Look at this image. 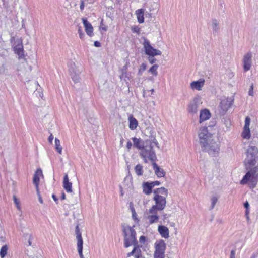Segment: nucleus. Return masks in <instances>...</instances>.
Segmentation results:
<instances>
[{"label":"nucleus","mask_w":258,"mask_h":258,"mask_svg":"<svg viewBox=\"0 0 258 258\" xmlns=\"http://www.w3.org/2000/svg\"><path fill=\"white\" fill-rule=\"evenodd\" d=\"M198 137L203 151L208 153L212 157L218 156L220 146L214 139L213 135L208 131L207 127H203L199 130Z\"/></svg>","instance_id":"1"},{"label":"nucleus","mask_w":258,"mask_h":258,"mask_svg":"<svg viewBox=\"0 0 258 258\" xmlns=\"http://www.w3.org/2000/svg\"><path fill=\"white\" fill-rule=\"evenodd\" d=\"M154 145L159 148L157 140L154 137L152 136L150 140H146V145L140 152V156L144 159L146 163L147 162V159H149L151 162L157 160L155 152L153 149Z\"/></svg>","instance_id":"2"},{"label":"nucleus","mask_w":258,"mask_h":258,"mask_svg":"<svg viewBox=\"0 0 258 258\" xmlns=\"http://www.w3.org/2000/svg\"><path fill=\"white\" fill-rule=\"evenodd\" d=\"M123 235L124 237V246L128 248L132 245L138 244L136 238V232L133 227L122 224L121 226Z\"/></svg>","instance_id":"3"},{"label":"nucleus","mask_w":258,"mask_h":258,"mask_svg":"<svg viewBox=\"0 0 258 258\" xmlns=\"http://www.w3.org/2000/svg\"><path fill=\"white\" fill-rule=\"evenodd\" d=\"M246 157L244 164L246 168L254 166L258 160V148L256 146L249 145L246 152Z\"/></svg>","instance_id":"4"},{"label":"nucleus","mask_w":258,"mask_h":258,"mask_svg":"<svg viewBox=\"0 0 258 258\" xmlns=\"http://www.w3.org/2000/svg\"><path fill=\"white\" fill-rule=\"evenodd\" d=\"M258 178V166L255 167L249 170L243 176L240 181V184L242 185L249 184L250 188L255 187Z\"/></svg>","instance_id":"5"},{"label":"nucleus","mask_w":258,"mask_h":258,"mask_svg":"<svg viewBox=\"0 0 258 258\" xmlns=\"http://www.w3.org/2000/svg\"><path fill=\"white\" fill-rule=\"evenodd\" d=\"M153 200L155 204L149 209V213H155V211H162L164 209L166 205L165 197L156 195L154 196Z\"/></svg>","instance_id":"6"},{"label":"nucleus","mask_w":258,"mask_h":258,"mask_svg":"<svg viewBox=\"0 0 258 258\" xmlns=\"http://www.w3.org/2000/svg\"><path fill=\"white\" fill-rule=\"evenodd\" d=\"M143 46L145 53L149 56L161 55L162 54L160 50L154 48L150 44V41L147 39H144Z\"/></svg>","instance_id":"7"},{"label":"nucleus","mask_w":258,"mask_h":258,"mask_svg":"<svg viewBox=\"0 0 258 258\" xmlns=\"http://www.w3.org/2000/svg\"><path fill=\"white\" fill-rule=\"evenodd\" d=\"M69 71L72 80L75 83L80 82V74L82 71L81 70L77 68L74 62H71L69 66Z\"/></svg>","instance_id":"8"},{"label":"nucleus","mask_w":258,"mask_h":258,"mask_svg":"<svg viewBox=\"0 0 258 258\" xmlns=\"http://www.w3.org/2000/svg\"><path fill=\"white\" fill-rule=\"evenodd\" d=\"M200 98L198 96L195 97L192 100H191L187 106V109L188 113L191 114L197 113L200 105Z\"/></svg>","instance_id":"9"},{"label":"nucleus","mask_w":258,"mask_h":258,"mask_svg":"<svg viewBox=\"0 0 258 258\" xmlns=\"http://www.w3.org/2000/svg\"><path fill=\"white\" fill-rule=\"evenodd\" d=\"M252 54L251 52H247L243 56L242 64L244 72H246L250 70L252 66Z\"/></svg>","instance_id":"10"},{"label":"nucleus","mask_w":258,"mask_h":258,"mask_svg":"<svg viewBox=\"0 0 258 258\" xmlns=\"http://www.w3.org/2000/svg\"><path fill=\"white\" fill-rule=\"evenodd\" d=\"M234 99L232 98H224L221 99L220 107L223 112H226L231 106Z\"/></svg>","instance_id":"11"},{"label":"nucleus","mask_w":258,"mask_h":258,"mask_svg":"<svg viewBox=\"0 0 258 258\" xmlns=\"http://www.w3.org/2000/svg\"><path fill=\"white\" fill-rule=\"evenodd\" d=\"M132 140L133 142L134 147L140 150V151L142 150V149L144 148L145 146L146 145V140L144 141L140 138H138L137 137H134L132 138Z\"/></svg>","instance_id":"12"},{"label":"nucleus","mask_w":258,"mask_h":258,"mask_svg":"<svg viewBox=\"0 0 258 258\" xmlns=\"http://www.w3.org/2000/svg\"><path fill=\"white\" fill-rule=\"evenodd\" d=\"M205 80L200 79L197 81L192 82L190 86L192 90L200 91L204 85Z\"/></svg>","instance_id":"13"},{"label":"nucleus","mask_w":258,"mask_h":258,"mask_svg":"<svg viewBox=\"0 0 258 258\" xmlns=\"http://www.w3.org/2000/svg\"><path fill=\"white\" fill-rule=\"evenodd\" d=\"M134 246V247L132 251L127 254V257L134 256L135 258H141L142 257L141 250L137 244Z\"/></svg>","instance_id":"14"},{"label":"nucleus","mask_w":258,"mask_h":258,"mask_svg":"<svg viewBox=\"0 0 258 258\" xmlns=\"http://www.w3.org/2000/svg\"><path fill=\"white\" fill-rule=\"evenodd\" d=\"M42 171L40 168L37 169L35 171V174L34 175L33 182V184L35 185L36 189H39V184L40 182V176H42Z\"/></svg>","instance_id":"15"},{"label":"nucleus","mask_w":258,"mask_h":258,"mask_svg":"<svg viewBox=\"0 0 258 258\" xmlns=\"http://www.w3.org/2000/svg\"><path fill=\"white\" fill-rule=\"evenodd\" d=\"M211 116V113L208 109H204L201 110L200 113V123H202V122L209 119Z\"/></svg>","instance_id":"16"},{"label":"nucleus","mask_w":258,"mask_h":258,"mask_svg":"<svg viewBox=\"0 0 258 258\" xmlns=\"http://www.w3.org/2000/svg\"><path fill=\"white\" fill-rule=\"evenodd\" d=\"M82 21L87 34L89 36H92L93 32V28L92 25L86 18H83Z\"/></svg>","instance_id":"17"},{"label":"nucleus","mask_w":258,"mask_h":258,"mask_svg":"<svg viewBox=\"0 0 258 258\" xmlns=\"http://www.w3.org/2000/svg\"><path fill=\"white\" fill-rule=\"evenodd\" d=\"M155 251L165 253L166 248V243L163 240H160L155 243Z\"/></svg>","instance_id":"18"},{"label":"nucleus","mask_w":258,"mask_h":258,"mask_svg":"<svg viewBox=\"0 0 258 258\" xmlns=\"http://www.w3.org/2000/svg\"><path fill=\"white\" fill-rule=\"evenodd\" d=\"M63 187L68 193L72 192V183L69 181L68 175L66 174L63 178Z\"/></svg>","instance_id":"19"},{"label":"nucleus","mask_w":258,"mask_h":258,"mask_svg":"<svg viewBox=\"0 0 258 258\" xmlns=\"http://www.w3.org/2000/svg\"><path fill=\"white\" fill-rule=\"evenodd\" d=\"M14 51L15 54L18 55L19 58H22L24 57V49L22 43L21 42L14 47Z\"/></svg>","instance_id":"20"},{"label":"nucleus","mask_w":258,"mask_h":258,"mask_svg":"<svg viewBox=\"0 0 258 258\" xmlns=\"http://www.w3.org/2000/svg\"><path fill=\"white\" fill-rule=\"evenodd\" d=\"M158 231L163 238L167 239L169 237V232L168 228L163 225H159Z\"/></svg>","instance_id":"21"},{"label":"nucleus","mask_w":258,"mask_h":258,"mask_svg":"<svg viewBox=\"0 0 258 258\" xmlns=\"http://www.w3.org/2000/svg\"><path fill=\"white\" fill-rule=\"evenodd\" d=\"M153 168L155 171V174L158 177H162L165 176V173L163 169L160 168L159 166L156 163V161L152 162Z\"/></svg>","instance_id":"22"},{"label":"nucleus","mask_w":258,"mask_h":258,"mask_svg":"<svg viewBox=\"0 0 258 258\" xmlns=\"http://www.w3.org/2000/svg\"><path fill=\"white\" fill-rule=\"evenodd\" d=\"M143 192L147 195L152 192L153 187L150 182H146L143 183Z\"/></svg>","instance_id":"23"},{"label":"nucleus","mask_w":258,"mask_h":258,"mask_svg":"<svg viewBox=\"0 0 258 258\" xmlns=\"http://www.w3.org/2000/svg\"><path fill=\"white\" fill-rule=\"evenodd\" d=\"M157 211H155V213H149L151 215L148 216L147 219L149 220L150 224H153L158 222L159 216L157 215Z\"/></svg>","instance_id":"24"},{"label":"nucleus","mask_w":258,"mask_h":258,"mask_svg":"<svg viewBox=\"0 0 258 258\" xmlns=\"http://www.w3.org/2000/svg\"><path fill=\"white\" fill-rule=\"evenodd\" d=\"M154 196L156 195L163 196L166 197L168 195V190L165 187L158 188L153 190Z\"/></svg>","instance_id":"25"},{"label":"nucleus","mask_w":258,"mask_h":258,"mask_svg":"<svg viewBox=\"0 0 258 258\" xmlns=\"http://www.w3.org/2000/svg\"><path fill=\"white\" fill-rule=\"evenodd\" d=\"M129 120V128L131 130H135L137 128L138 123L137 120L133 116H130L128 117Z\"/></svg>","instance_id":"26"},{"label":"nucleus","mask_w":258,"mask_h":258,"mask_svg":"<svg viewBox=\"0 0 258 258\" xmlns=\"http://www.w3.org/2000/svg\"><path fill=\"white\" fill-rule=\"evenodd\" d=\"M138 21L139 23H143L144 21V11L143 10L138 9L136 12Z\"/></svg>","instance_id":"27"},{"label":"nucleus","mask_w":258,"mask_h":258,"mask_svg":"<svg viewBox=\"0 0 258 258\" xmlns=\"http://www.w3.org/2000/svg\"><path fill=\"white\" fill-rule=\"evenodd\" d=\"M241 137L245 139H249L251 137V133L249 127H243L241 133Z\"/></svg>","instance_id":"28"},{"label":"nucleus","mask_w":258,"mask_h":258,"mask_svg":"<svg viewBox=\"0 0 258 258\" xmlns=\"http://www.w3.org/2000/svg\"><path fill=\"white\" fill-rule=\"evenodd\" d=\"M55 149L59 154H62V148L60 145V140L57 138L55 139Z\"/></svg>","instance_id":"29"},{"label":"nucleus","mask_w":258,"mask_h":258,"mask_svg":"<svg viewBox=\"0 0 258 258\" xmlns=\"http://www.w3.org/2000/svg\"><path fill=\"white\" fill-rule=\"evenodd\" d=\"M211 26L213 31L214 32H217L219 29L218 21L215 19H212Z\"/></svg>","instance_id":"30"},{"label":"nucleus","mask_w":258,"mask_h":258,"mask_svg":"<svg viewBox=\"0 0 258 258\" xmlns=\"http://www.w3.org/2000/svg\"><path fill=\"white\" fill-rule=\"evenodd\" d=\"M8 250V246L7 245H3L0 250V256L1 258H4L7 255Z\"/></svg>","instance_id":"31"},{"label":"nucleus","mask_w":258,"mask_h":258,"mask_svg":"<svg viewBox=\"0 0 258 258\" xmlns=\"http://www.w3.org/2000/svg\"><path fill=\"white\" fill-rule=\"evenodd\" d=\"M77 240V248L79 249H83V241L82 237V235H79L76 236Z\"/></svg>","instance_id":"32"},{"label":"nucleus","mask_w":258,"mask_h":258,"mask_svg":"<svg viewBox=\"0 0 258 258\" xmlns=\"http://www.w3.org/2000/svg\"><path fill=\"white\" fill-rule=\"evenodd\" d=\"M158 67L159 66L158 64H154L150 68L149 72L151 73L153 76H156L158 75L157 69Z\"/></svg>","instance_id":"33"},{"label":"nucleus","mask_w":258,"mask_h":258,"mask_svg":"<svg viewBox=\"0 0 258 258\" xmlns=\"http://www.w3.org/2000/svg\"><path fill=\"white\" fill-rule=\"evenodd\" d=\"M135 170L136 173L138 176H141L143 175V166L140 164H138L135 166Z\"/></svg>","instance_id":"34"},{"label":"nucleus","mask_w":258,"mask_h":258,"mask_svg":"<svg viewBox=\"0 0 258 258\" xmlns=\"http://www.w3.org/2000/svg\"><path fill=\"white\" fill-rule=\"evenodd\" d=\"M13 200L14 204H15L17 209L20 211L21 210V206H20V203L19 200L17 198L16 196L15 195L13 196Z\"/></svg>","instance_id":"35"},{"label":"nucleus","mask_w":258,"mask_h":258,"mask_svg":"<svg viewBox=\"0 0 258 258\" xmlns=\"http://www.w3.org/2000/svg\"><path fill=\"white\" fill-rule=\"evenodd\" d=\"M146 64L144 63H143L140 67V68L139 69L138 71V75H142L143 74V72L145 71L146 69Z\"/></svg>","instance_id":"36"},{"label":"nucleus","mask_w":258,"mask_h":258,"mask_svg":"<svg viewBox=\"0 0 258 258\" xmlns=\"http://www.w3.org/2000/svg\"><path fill=\"white\" fill-rule=\"evenodd\" d=\"M78 32L80 38L81 39H84L85 38V35L84 33L83 32V31L82 30V29L81 26L78 27Z\"/></svg>","instance_id":"37"},{"label":"nucleus","mask_w":258,"mask_h":258,"mask_svg":"<svg viewBox=\"0 0 258 258\" xmlns=\"http://www.w3.org/2000/svg\"><path fill=\"white\" fill-rule=\"evenodd\" d=\"M165 253L160 252H154V258H165Z\"/></svg>","instance_id":"38"},{"label":"nucleus","mask_w":258,"mask_h":258,"mask_svg":"<svg viewBox=\"0 0 258 258\" xmlns=\"http://www.w3.org/2000/svg\"><path fill=\"white\" fill-rule=\"evenodd\" d=\"M218 201V199L216 197H213L211 198V206L210 207V209H213L214 207H215L217 202Z\"/></svg>","instance_id":"39"},{"label":"nucleus","mask_w":258,"mask_h":258,"mask_svg":"<svg viewBox=\"0 0 258 258\" xmlns=\"http://www.w3.org/2000/svg\"><path fill=\"white\" fill-rule=\"evenodd\" d=\"M250 123V118L249 116H246L245 119V124L244 127H249Z\"/></svg>","instance_id":"40"},{"label":"nucleus","mask_w":258,"mask_h":258,"mask_svg":"<svg viewBox=\"0 0 258 258\" xmlns=\"http://www.w3.org/2000/svg\"><path fill=\"white\" fill-rule=\"evenodd\" d=\"M132 218L134 219L135 221L138 222L139 221L138 218H137V214L136 212V211L134 212H132Z\"/></svg>","instance_id":"41"},{"label":"nucleus","mask_w":258,"mask_h":258,"mask_svg":"<svg viewBox=\"0 0 258 258\" xmlns=\"http://www.w3.org/2000/svg\"><path fill=\"white\" fill-rule=\"evenodd\" d=\"M75 233L76 234V236H78L79 235H82L81 232L80 231L79 225H77L75 227Z\"/></svg>","instance_id":"42"},{"label":"nucleus","mask_w":258,"mask_h":258,"mask_svg":"<svg viewBox=\"0 0 258 258\" xmlns=\"http://www.w3.org/2000/svg\"><path fill=\"white\" fill-rule=\"evenodd\" d=\"M154 57V56H149L148 57V60L150 64H152L156 61V59H155Z\"/></svg>","instance_id":"43"},{"label":"nucleus","mask_w":258,"mask_h":258,"mask_svg":"<svg viewBox=\"0 0 258 258\" xmlns=\"http://www.w3.org/2000/svg\"><path fill=\"white\" fill-rule=\"evenodd\" d=\"M36 191H37V194L38 197L39 201L40 202V203L42 204L43 203V200H42V197L41 196L40 192L39 191V189H36Z\"/></svg>","instance_id":"44"},{"label":"nucleus","mask_w":258,"mask_h":258,"mask_svg":"<svg viewBox=\"0 0 258 258\" xmlns=\"http://www.w3.org/2000/svg\"><path fill=\"white\" fill-rule=\"evenodd\" d=\"M253 85L252 84L249 88V91H248V95L249 96H253Z\"/></svg>","instance_id":"45"},{"label":"nucleus","mask_w":258,"mask_h":258,"mask_svg":"<svg viewBox=\"0 0 258 258\" xmlns=\"http://www.w3.org/2000/svg\"><path fill=\"white\" fill-rule=\"evenodd\" d=\"M139 241L141 243H144L146 241V237L145 236H141L139 238Z\"/></svg>","instance_id":"46"},{"label":"nucleus","mask_w":258,"mask_h":258,"mask_svg":"<svg viewBox=\"0 0 258 258\" xmlns=\"http://www.w3.org/2000/svg\"><path fill=\"white\" fill-rule=\"evenodd\" d=\"M150 183H151L153 188L155 186L159 185L161 183L160 182H159L158 181H155L151 182Z\"/></svg>","instance_id":"47"},{"label":"nucleus","mask_w":258,"mask_h":258,"mask_svg":"<svg viewBox=\"0 0 258 258\" xmlns=\"http://www.w3.org/2000/svg\"><path fill=\"white\" fill-rule=\"evenodd\" d=\"M132 143L130 141H128L126 144V148L128 151H130L132 146Z\"/></svg>","instance_id":"48"},{"label":"nucleus","mask_w":258,"mask_h":258,"mask_svg":"<svg viewBox=\"0 0 258 258\" xmlns=\"http://www.w3.org/2000/svg\"><path fill=\"white\" fill-rule=\"evenodd\" d=\"M132 30L133 32L139 33H140V29L138 27H134L132 28Z\"/></svg>","instance_id":"49"},{"label":"nucleus","mask_w":258,"mask_h":258,"mask_svg":"<svg viewBox=\"0 0 258 258\" xmlns=\"http://www.w3.org/2000/svg\"><path fill=\"white\" fill-rule=\"evenodd\" d=\"M129 207H130V210H131L132 212L135 211V208L134 207V205H133V202H131L130 203Z\"/></svg>","instance_id":"50"},{"label":"nucleus","mask_w":258,"mask_h":258,"mask_svg":"<svg viewBox=\"0 0 258 258\" xmlns=\"http://www.w3.org/2000/svg\"><path fill=\"white\" fill-rule=\"evenodd\" d=\"M230 258H235V250H232L230 252Z\"/></svg>","instance_id":"51"},{"label":"nucleus","mask_w":258,"mask_h":258,"mask_svg":"<svg viewBox=\"0 0 258 258\" xmlns=\"http://www.w3.org/2000/svg\"><path fill=\"white\" fill-rule=\"evenodd\" d=\"M244 207L245 208L246 210H249V203L248 202V201H246L245 202H244Z\"/></svg>","instance_id":"52"},{"label":"nucleus","mask_w":258,"mask_h":258,"mask_svg":"<svg viewBox=\"0 0 258 258\" xmlns=\"http://www.w3.org/2000/svg\"><path fill=\"white\" fill-rule=\"evenodd\" d=\"M85 5H84V2L83 1H82L80 4V10L81 11H83L84 9Z\"/></svg>","instance_id":"53"},{"label":"nucleus","mask_w":258,"mask_h":258,"mask_svg":"<svg viewBox=\"0 0 258 258\" xmlns=\"http://www.w3.org/2000/svg\"><path fill=\"white\" fill-rule=\"evenodd\" d=\"M94 45L96 47H99L101 46V44L99 41H95L94 43Z\"/></svg>","instance_id":"54"},{"label":"nucleus","mask_w":258,"mask_h":258,"mask_svg":"<svg viewBox=\"0 0 258 258\" xmlns=\"http://www.w3.org/2000/svg\"><path fill=\"white\" fill-rule=\"evenodd\" d=\"M48 140L50 143H52L53 140V136L52 134H51L49 136Z\"/></svg>","instance_id":"55"},{"label":"nucleus","mask_w":258,"mask_h":258,"mask_svg":"<svg viewBox=\"0 0 258 258\" xmlns=\"http://www.w3.org/2000/svg\"><path fill=\"white\" fill-rule=\"evenodd\" d=\"M52 198H53V200L56 202V204L58 203V199L57 198L56 196L54 194H52Z\"/></svg>","instance_id":"56"},{"label":"nucleus","mask_w":258,"mask_h":258,"mask_svg":"<svg viewBox=\"0 0 258 258\" xmlns=\"http://www.w3.org/2000/svg\"><path fill=\"white\" fill-rule=\"evenodd\" d=\"M249 210H245V216L246 217V219L247 221H249Z\"/></svg>","instance_id":"57"},{"label":"nucleus","mask_w":258,"mask_h":258,"mask_svg":"<svg viewBox=\"0 0 258 258\" xmlns=\"http://www.w3.org/2000/svg\"><path fill=\"white\" fill-rule=\"evenodd\" d=\"M78 251L80 258H84V256L83 254V249H79L78 250Z\"/></svg>","instance_id":"58"},{"label":"nucleus","mask_w":258,"mask_h":258,"mask_svg":"<svg viewBox=\"0 0 258 258\" xmlns=\"http://www.w3.org/2000/svg\"><path fill=\"white\" fill-rule=\"evenodd\" d=\"M65 199H66V195H65V194H64V192H62L61 193V197H60V199H61V200H64Z\"/></svg>","instance_id":"59"},{"label":"nucleus","mask_w":258,"mask_h":258,"mask_svg":"<svg viewBox=\"0 0 258 258\" xmlns=\"http://www.w3.org/2000/svg\"><path fill=\"white\" fill-rule=\"evenodd\" d=\"M258 256V253H253L250 256V258H256Z\"/></svg>","instance_id":"60"},{"label":"nucleus","mask_w":258,"mask_h":258,"mask_svg":"<svg viewBox=\"0 0 258 258\" xmlns=\"http://www.w3.org/2000/svg\"><path fill=\"white\" fill-rule=\"evenodd\" d=\"M122 77L128 78V77H127V73L126 72H123L122 74Z\"/></svg>","instance_id":"61"},{"label":"nucleus","mask_w":258,"mask_h":258,"mask_svg":"<svg viewBox=\"0 0 258 258\" xmlns=\"http://www.w3.org/2000/svg\"><path fill=\"white\" fill-rule=\"evenodd\" d=\"M31 239H32V235H30L29 236V240H28L29 245H31Z\"/></svg>","instance_id":"62"},{"label":"nucleus","mask_w":258,"mask_h":258,"mask_svg":"<svg viewBox=\"0 0 258 258\" xmlns=\"http://www.w3.org/2000/svg\"><path fill=\"white\" fill-rule=\"evenodd\" d=\"M123 141H124V139L123 138L121 137V138H120V145H122L123 143Z\"/></svg>","instance_id":"63"},{"label":"nucleus","mask_w":258,"mask_h":258,"mask_svg":"<svg viewBox=\"0 0 258 258\" xmlns=\"http://www.w3.org/2000/svg\"><path fill=\"white\" fill-rule=\"evenodd\" d=\"M120 191H121V196H123V191H122V188L121 187V186H120Z\"/></svg>","instance_id":"64"}]
</instances>
